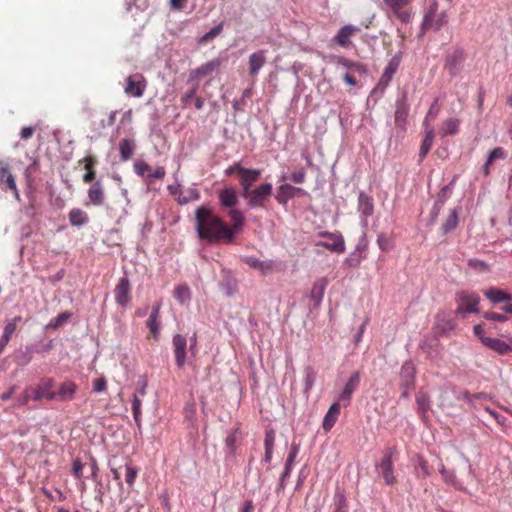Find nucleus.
Returning a JSON list of instances; mask_svg holds the SVG:
<instances>
[{"mask_svg":"<svg viewBox=\"0 0 512 512\" xmlns=\"http://www.w3.org/2000/svg\"><path fill=\"white\" fill-rule=\"evenodd\" d=\"M72 314L68 311L60 313L56 318L52 319L49 324L48 328L57 329L61 327L64 323H66Z\"/></svg>","mask_w":512,"mask_h":512,"instance_id":"37998d69","label":"nucleus"},{"mask_svg":"<svg viewBox=\"0 0 512 512\" xmlns=\"http://www.w3.org/2000/svg\"><path fill=\"white\" fill-rule=\"evenodd\" d=\"M459 125H460V121L458 119L449 118V119L443 121V123L439 129V134L442 137H446L449 135H455L459 131Z\"/></svg>","mask_w":512,"mask_h":512,"instance_id":"2f4dec72","label":"nucleus"},{"mask_svg":"<svg viewBox=\"0 0 512 512\" xmlns=\"http://www.w3.org/2000/svg\"><path fill=\"white\" fill-rule=\"evenodd\" d=\"M87 196L90 204L101 206L105 200V192L102 183L100 181L93 182L88 189Z\"/></svg>","mask_w":512,"mask_h":512,"instance_id":"a211bd4d","label":"nucleus"},{"mask_svg":"<svg viewBox=\"0 0 512 512\" xmlns=\"http://www.w3.org/2000/svg\"><path fill=\"white\" fill-rule=\"evenodd\" d=\"M133 169L134 172L145 179L148 184L152 182V179L162 180L166 175V171L163 166L152 167L143 160L135 161Z\"/></svg>","mask_w":512,"mask_h":512,"instance_id":"0eeeda50","label":"nucleus"},{"mask_svg":"<svg viewBox=\"0 0 512 512\" xmlns=\"http://www.w3.org/2000/svg\"><path fill=\"white\" fill-rule=\"evenodd\" d=\"M361 375L359 371H355L352 373L348 381L346 382L343 390L338 396V402H342L344 407L348 406L351 402L352 395L354 391L358 388L360 384Z\"/></svg>","mask_w":512,"mask_h":512,"instance_id":"9b49d317","label":"nucleus"},{"mask_svg":"<svg viewBox=\"0 0 512 512\" xmlns=\"http://www.w3.org/2000/svg\"><path fill=\"white\" fill-rule=\"evenodd\" d=\"M484 295L487 299H489L492 303L498 304L502 302H509L512 300L511 294L505 292L504 290L491 287L485 290Z\"/></svg>","mask_w":512,"mask_h":512,"instance_id":"b1692460","label":"nucleus"},{"mask_svg":"<svg viewBox=\"0 0 512 512\" xmlns=\"http://www.w3.org/2000/svg\"><path fill=\"white\" fill-rule=\"evenodd\" d=\"M440 473L442 475L443 480L446 483L459 488L457 486L456 476H455V473L453 471H450V470L446 469L444 465H441Z\"/></svg>","mask_w":512,"mask_h":512,"instance_id":"603ef678","label":"nucleus"},{"mask_svg":"<svg viewBox=\"0 0 512 512\" xmlns=\"http://www.w3.org/2000/svg\"><path fill=\"white\" fill-rule=\"evenodd\" d=\"M315 374L314 371L309 368L307 369L306 377H305V387L307 390H310L314 384Z\"/></svg>","mask_w":512,"mask_h":512,"instance_id":"69168bd1","label":"nucleus"},{"mask_svg":"<svg viewBox=\"0 0 512 512\" xmlns=\"http://www.w3.org/2000/svg\"><path fill=\"white\" fill-rule=\"evenodd\" d=\"M328 285V279L325 277L317 279L311 289V299L315 305H319L324 297L326 287Z\"/></svg>","mask_w":512,"mask_h":512,"instance_id":"5701e85b","label":"nucleus"},{"mask_svg":"<svg viewBox=\"0 0 512 512\" xmlns=\"http://www.w3.org/2000/svg\"><path fill=\"white\" fill-rule=\"evenodd\" d=\"M301 191L300 188H296L290 184H282L278 188L276 200L278 203L285 205L291 198L295 196V192Z\"/></svg>","mask_w":512,"mask_h":512,"instance_id":"c85d7f7f","label":"nucleus"},{"mask_svg":"<svg viewBox=\"0 0 512 512\" xmlns=\"http://www.w3.org/2000/svg\"><path fill=\"white\" fill-rule=\"evenodd\" d=\"M219 201L222 207L232 208L238 202L236 191L233 188H224L219 192Z\"/></svg>","mask_w":512,"mask_h":512,"instance_id":"bb28decb","label":"nucleus"},{"mask_svg":"<svg viewBox=\"0 0 512 512\" xmlns=\"http://www.w3.org/2000/svg\"><path fill=\"white\" fill-rule=\"evenodd\" d=\"M84 464L80 459H75L72 463V474L81 481V490L85 489V483L82 481Z\"/></svg>","mask_w":512,"mask_h":512,"instance_id":"c03bdc74","label":"nucleus"},{"mask_svg":"<svg viewBox=\"0 0 512 512\" xmlns=\"http://www.w3.org/2000/svg\"><path fill=\"white\" fill-rule=\"evenodd\" d=\"M439 111H440V107L438 105V99H436L432 105L430 106L428 112H427V115L425 117V120H424V126L425 128H429V127H432L430 124H429V120H434L437 115L439 114Z\"/></svg>","mask_w":512,"mask_h":512,"instance_id":"a18cd8bd","label":"nucleus"},{"mask_svg":"<svg viewBox=\"0 0 512 512\" xmlns=\"http://www.w3.org/2000/svg\"><path fill=\"white\" fill-rule=\"evenodd\" d=\"M262 171L255 168H245L239 162H235L225 170V175H237L240 195L243 196L254 188V184L261 178Z\"/></svg>","mask_w":512,"mask_h":512,"instance_id":"f03ea898","label":"nucleus"},{"mask_svg":"<svg viewBox=\"0 0 512 512\" xmlns=\"http://www.w3.org/2000/svg\"><path fill=\"white\" fill-rule=\"evenodd\" d=\"M147 326L150 329L152 336L156 339L160 331V320L159 318L149 317Z\"/></svg>","mask_w":512,"mask_h":512,"instance_id":"6e6d98bb","label":"nucleus"},{"mask_svg":"<svg viewBox=\"0 0 512 512\" xmlns=\"http://www.w3.org/2000/svg\"><path fill=\"white\" fill-rule=\"evenodd\" d=\"M30 400H31V394H29V391L27 388L17 399L19 406L26 405Z\"/></svg>","mask_w":512,"mask_h":512,"instance_id":"338daca9","label":"nucleus"},{"mask_svg":"<svg viewBox=\"0 0 512 512\" xmlns=\"http://www.w3.org/2000/svg\"><path fill=\"white\" fill-rule=\"evenodd\" d=\"M136 148L135 141L132 139H122L119 143V152H120V159L121 161L125 162L128 161Z\"/></svg>","mask_w":512,"mask_h":512,"instance_id":"7c9ffc66","label":"nucleus"},{"mask_svg":"<svg viewBox=\"0 0 512 512\" xmlns=\"http://www.w3.org/2000/svg\"><path fill=\"white\" fill-rule=\"evenodd\" d=\"M305 176H306L305 170L302 168L300 170L294 171L291 174V180L294 183L301 184L305 181Z\"/></svg>","mask_w":512,"mask_h":512,"instance_id":"e2e57ef3","label":"nucleus"},{"mask_svg":"<svg viewBox=\"0 0 512 512\" xmlns=\"http://www.w3.org/2000/svg\"><path fill=\"white\" fill-rule=\"evenodd\" d=\"M357 31H359L357 27L346 25L339 30L337 35L334 37V41L341 47H347L350 44L349 38Z\"/></svg>","mask_w":512,"mask_h":512,"instance_id":"a878e982","label":"nucleus"},{"mask_svg":"<svg viewBox=\"0 0 512 512\" xmlns=\"http://www.w3.org/2000/svg\"><path fill=\"white\" fill-rule=\"evenodd\" d=\"M484 318L491 321H497V322H506L508 320V317L505 314H500L496 312H485Z\"/></svg>","mask_w":512,"mask_h":512,"instance_id":"13d9d810","label":"nucleus"},{"mask_svg":"<svg viewBox=\"0 0 512 512\" xmlns=\"http://www.w3.org/2000/svg\"><path fill=\"white\" fill-rule=\"evenodd\" d=\"M334 512H347V505L344 496L341 495L339 497V501Z\"/></svg>","mask_w":512,"mask_h":512,"instance_id":"774afa93","label":"nucleus"},{"mask_svg":"<svg viewBox=\"0 0 512 512\" xmlns=\"http://www.w3.org/2000/svg\"><path fill=\"white\" fill-rule=\"evenodd\" d=\"M199 88V83L196 82L193 84V86L187 90L182 96H181V102L184 106H188L190 101L195 97L197 90Z\"/></svg>","mask_w":512,"mask_h":512,"instance_id":"864d4df0","label":"nucleus"},{"mask_svg":"<svg viewBox=\"0 0 512 512\" xmlns=\"http://www.w3.org/2000/svg\"><path fill=\"white\" fill-rule=\"evenodd\" d=\"M457 223H458L457 214L455 211H452V213L449 215V217L447 218V220L445 221V223L442 226L444 233H448L449 231L455 229L457 226Z\"/></svg>","mask_w":512,"mask_h":512,"instance_id":"5fc2aeb1","label":"nucleus"},{"mask_svg":"<svg viewBox=\"0 0 512 512\" xmlns=\"http://www.w3.org/2000/svg\"><path fill=\"white\" fill-rule=\"evenodd\" d=\"M141 406H142L141 398L137 394H134L133 399H132V412H133V417L137 423L139 422L140 416L142 413Z\"/></svg>","mask_w":512,"mask_h":512,"instance_id":"3c124183","label":"nucleus"},{"mask_svg":"<svg viewBox=\"0 0 512 512\" xmlns=\"http://www.w3.org/2000/svg\"><path fill=\"white\" fill-rule=\"evenodd\" d=\"M131 286L128 278L122 277L119 279L115 289V301L121 307H126L131 300Z\"/></svg>","mask_w":512,"mask_h":512,"instance_id":"ddd939ff","label":"nucleus"},{"mask_svg":"<svg viewBox=\"0 0 512 512\" xmlns=\"http://www.w3.org/2000/svg\"><path fill=\"white\" fill-rule=\"evenodd\" d=\"M125 470H126L125 481L130 487H132L135 483L137 476H138L139 469L135 466L126 464Z\"/></svg>","mask_w":512,"mask_h":512,"instance_id":"49530a36","label":"nucleus"},{"mask_svg":"<svg viewBox=\"0 0 512 512\" xmlns=\"http://www.w3.org/2000/svg\"><path fill=\"white\" fill-rule=\"evenodd\" d=\"M321 235L327 238L328 241H319L317 246H321L336 253H343L345 251V242L342 235L330 232H324Z\"/></svg>","mask_w":512,"mask_h":512,"instance_id":"4468645a","label":"nucleus"},{"mask_svg":"<svg viewBox=\"0 0 512 512\" xmlns=\"http://www.w3.org/2000/svg\"><path fill=\"white\" fill-rule=\"evenodd\" d=\"M483 345L499 355H507L512 351V348L505 341L489 337L488 339H483Z\"/></svg>","mask_w":512,"mask_h":512,"instance_id":"6ab92c4d","label":"nucleus"},{"mask_svg":"<svg viewBox=\"0 0 512 512\" xmlns=\"http://www.w3.org/2000/svg\"><path fill=\"white\" fill-rule=\"evenodd\" d=\"M361 261H362V257L360 255V253L355 251V252L351 253L349 257L346 258L345 263L349 267L356 268L360 265Z\"/></svg>","mask_w":512,"mask_h":512,"instance_id":"4d7b16f0","label":"nucleus"},{"mask_svg":"<svg viewBox=\"0 0 512 512\" xmlns=\"http://www.w3.org/2000/svg\"><path fill=\"white\" fill-rule=\"evenodd\" d=\"M266 62V56L264 50H259L254 52L249 57V74L255 76L258 74L260 69L264 66Z\"/></svg>","mask_w":512,"mask_h":512,"instance_id":"412c9836","label":"nucleus"},{"mask_svg":"<svg viewBox=\"0 0 512 512\" xmlns=\"http://www.w3.org/2000/svg\"><path fill=\"white\" fill-rule=\"evenodd\" d=\"M425 129H426V135H425L424 140L421 143L420 151H419L420 160H423L426 157V155L428 154V152L430 151L433 141H434V137H435V132H434L433 127H429V128H425Z\"/></svg>","mask_w":512,"mask_h":512,"instance_id":"72a5a7b5","label":"nucleus"},{"mask_svg":"<svg viewBox=\"0 0 512 512\" xmlns=\"http://www.w3.org/2000/svg\"><path fill=\"white\" fill-rule=\"evenodd\" d=\"M173 347L178 367H182L186 361V338L180 334H176L173 337Z\"/></svg>","mask_w":512,"mask_h":512,"instance_id":"2eb2a0df","label":"nucleus"},{"mask_svg":"<svg viewBox=\"0 0 512 512\" xmlns=\"http://www.w3.org/2000/svg\"><path fill=\"white\" fill-rule=\"evenodd\" d=\"M437 9L438 4L433 3L425 14L423 23L421 25V35L430 29L438 31L447 23L448 19L446 12H442L439 15H436Z\"/></svg>","mask_w":512,"mask_h":512,"instance_id":"423d86ee","label":"nucleus"},{"mask_svg":"<svg viewBox=\"0 0 512 512\" xmlns=\"http://www.w3.org/2000/svg\"><path fill=\"white\" fill-rule=\"evenodd\" d=\"M409 113V106L405 100L397 102L395 110V124L402 130L406 129L407 117Z\"/></svg>","mask_w":512,"mask_h":512,"instance_id":"4be33fe9","label":"nucleus"},{"mask_svg":"<svg viewBox=\"0 0 512 512\" xmlns=\"http://www.w3.org/2000/svg\"><path fill=\"white\" fill-rule=\"evenodd\" d=\"M275 443V434L273 431H268L265 434L264 445L265 450H273Z\"/></svg>","mask_w":512,"mask_h":512,"instance_id":"052dcab7","label":"nucleus"},{"mask_svg":"<svg viewBox=\"0 0 512 512\" xmlns=\"http://www.w3.org/2000/svg\"><path fill=\"white\" fill-rule=\"evenodd\" d=\"M273 193V186L271 183H262L249 192L245 193L242 198L246 200L249 208H266Z\"/></svg>","mask_w":512,"mask_h":512,"instance_id":"7ed1b4c3","label":"nucleus"},{"mask_svg":"<svg viewBox=\"0 0 512 512\" xmlns=\"http://www.w3.org/2000/svg\"><path fill=\"white\" fill-rule=\"evenodd\" d=\"M377 244H378L379 248L385 252L391 250L394 247L393 240L385 234H380L378 236Z\"/></svg>","mask_w":512,"mask_h":512,"instance_id":"de8ad7c7","label":"nucleus"},{"mask_svg":"<svg viewBox=\"0 0 512 512\" xmlns=\"http://www.w3.org/2000/svg\"><path fill=\"white\" fill-rule=\"evenodd\" d=\"M396 454L397 450L394 447L385 449L381 461L376 465L377 473L382 477L384 483L389 486L397 483L394 474V457Z\"/></svg>","mask_w":512,"mask_h":512,"instance_id":"20e7f679","label":"nucleus"},{"mask_svg":"<svg viewBox=\"0 0 512 512\" xmlns=\"http://www.w3.org/2000/svg\"><path fill=\"white\" fill-rule=\"evenodd\" d=\"M169 189L173 195H177V202L180 205H185L189 202L196 201L200 197L198 190L195 188H189L186 191H180L179 193L177 189L173 190L171 186Z\"/></svg>","mask_w":512,"mask_h":512,"instance_id":"393cba45","label":"nucleus"},{"mask_svg":"<svg viewBox=\"0 0 512 512\" xmlns=\"http://www.w3.org/2000/svg\"><path fill=\"white\" fill-rule=\"evenodd\" d=\"M54 388L55 381L52 378H42L37 384V390L39 391L42 398L50 401L54 400L55 398Z\"/></svg>","mask_w":512,"mask_h":512,"instance_id":"aec40b11","label":"nucleus"},{"mask_svg":"<svg viewBox=\"0 0 512 512\" xmlns=\"http://www.w3.org/2000/svg\"><path fill=\"white\" fill-rule=\"evenodd\" d=\"M401 377L407 389L413 387L415 377L414 367L409 363H405L401 368Z\"/></svg>","mask_w":512,"mask_h":512,"instance_id":"c9c22d12","label":"nucleus"},{"mask_svg":"<svg viewBox=\"0 0 512 512\" xmlns=\"http://www.w3.org/2000/svg\"><path fill=\"white\" fill-rule=\"evenodd\" d=\"M395 71H396V68L393 67L392 64H389L385 68L384 73L382 74V76L379 80L378 86L386 87L388 85V83L391 81L392 76L395 73Z\"/></svg>","mask_w":512,"mask_h":512,"instance_id":"09e8293b","label":"nucleus"},{"mask_svg":"<svg viewBox=\"0 0 512 512\" xmlns=\"http://www.w3.org/2000/svg\"><path fill=\"white\" fill-rule=\"evenodd\" d=\"M468 266L477 273H487L490 271V266L488 263L476 258L469 259Z\"/></svg>","mask_w":512,"mask_h":512,"instance_id":"79ce46f5","label":"nucleus"},{"mask_svg":"<svg viewBox=\"0 0 512 512\" xmlns=\"http://www.w3.org/2000/svg\"><path fill=\"white\" fill-rule=\"evenodd\" d=\"M222 31V24H219L217 26H215L214 28H212L208 33H206L204 36H203V41H209V40H212L213 38H215L217 35H219Z\"/></svg>","mask_w":512,"mask_h":512,"instance_id":"680f3d73","label":"nucleus"},{"mask_svg":"<svg viewBox=\"0 0 512 512\" xmlns=\"http://www.w3.org/2000/svg\"><path fill=\"white\" fill-rule=\"evenodd\" d=\"M79 163L84 164L86 173L83 175V182L92 183L96 178L95 167L98 164V159L94 155H87L83 159L79 160Z\"/></svg>","mask_w":512,"mask_h":512,"instance_id":"f3484780","label":"nucleus"},{"mask_svg":"<svg viewBox=\"0 0 512 512\" xmlns=\"http://www.w3.org/2000/svg\"><path fill=\"white\" fill-rule=\"evenodd\" d=\"M457 308L455 313L464 317L467 313H478L480 297L478 294L468 291H459L456 293Z\"/></svg>","mask_w":512,"mask_h":512,"instance_id":"39448f33","label":"nucleus"},{"mask_svg":"<svg viewBox=\"0 0 512 512\" xmlns=\"http://www.w3.org/2000/svg\"><path fill=\"white\" fill-rule=\"evenodd\" d=\"M196 231L200 239L209 243L233 241V231L219 216L205 206H200L195 212Z\"/></svg>","mask_w":512,"mask_h":512,"instance_id":"f257e3e1","label":"nucleus"},{"mask_svg":"<svg viewBox=\"0 0 512 512\" xmlns=\"http://www.w3.org/2000/svg\"><path fill=\"white\" fill-rule=\"evenodd\" d=\"M69 221L72 226H83L88 223L89 217L85 211L80 208H73L69 212Z\"/></svg>","mask_w":512,"mask_h":512,"instance_id":"473e14b6","label":"nucleus"},{"mask_svg":"<svg viewBox=\"0 0 512 512\" xmlns=\"http://www.w3.org/2000/svg\"><path fill=\"white\" fill-rule=\"evenodd\" d=\"M221 65V60L215 58L208 61L189 73V82H198L201 78L213 74Z\"/></svg>","mask_w":512,"mask_h":512,"instance_id":"f8f14e48","label":"nucleus"},{"mask_svg":"<svg viewBox=\"0 0 512 512\" xmlns=\"http://www.w3.org/2000/svg\"><path fill=\"white\" fill-rule=\"evenodd\" d=\"M21 320L22 318L20 316H16L7 321L4 327L3 335L1 336L4 339V341H10L11 336L13 335L17 328V323L20 322Z\"/></svg>","mask_w":512,"mask_h":512,"instance_id":"a19ab883","label":"nucleus"},{"mask_svg":"<svg viewBox=\"0 0 512 512\" xmlns=\"http://www.w3.org/2000/svg\"><path fill=\"white\" fill-rule=\"evenodd\" d=\"M241 437V432L239 430V428H235L233 430H231L226 439H225V446L227 448V450L229 451V453H234L235 450H236V443L239 441Z\"/></svg>","mask_w":512,"mask_h":512,"instance_id":"4c0bfd02","label":"nucleus"},{"mask_svg":"<svg viewBox=\"0 0 512 512\" xmlns=\"http://www.w3.org/2000/svg\"><path fill=\"white\" fill-rule=\"evenodd\" d=\"M339 414H340V403L335 402L330 406L328 412L326 413V415L324 417L322 427L325 431H330V429L336 423Z\"/></svg>","mask_w":512,"mask_h":512,"instance_id":"cd10ccee","label":"nucleus"},{"mask_svg":"<svg viewBox=\"0 0 512 512\" xmlns=\"http://www.w3.org/2000/svg\"><path fill=\"white\" fill-rule=\"evenodd\" d=\"M507 156L505 150L501 147L494 148L487 159V162L484 166V172L485 174H489V166L495 161L496 159H505Z\"/></svg>","mask_w":512,"mask_h":512,"instance_id":"58836bf2","label":"nucleus"},{"mask_svg":"<svg viewBox=\"0 0 512 512\" xmlns=\"http://www.w3.org/2000/svg\"><path fill=\"white\" fill-rule=\"evenodd\" d=\"M298 453H299V445L293 443L291 445L290 452H289L287 460H286V464L293 466Z\"/></svg>","mask_w":512,"mask_h":512,"instance_id":"bf43d9fd","label":"nucleus"},{"mask_svg":"<svg viewBox=\"0 0 512 512\" xmlns=\"http://www.w3.org/2000/svg\"><path fill=\"white\" fill-rule=\"evenodd\" d=\"M107 388V383L104 378H98L93 382V391L95 392H103Z\"/></svg>","mask_w":512,"mask_h":512,"instance_id":"0e129e2a","label":"nucleus"},{"mask_svg":"<svg viewBox=\"0 0 512 512\" xmlns=\"http://www.w3.org/2000/svg\"><path fill=\"white\" fill-rule=\"evenodd\" d=\"M246 263L250 267L255 268V269H259V270H261L264 273H267V272L271 271L272 268H273V262L272 261H268V262L260 261V260H258L256 258H253V257L247 258Z\"/></svg>","mask_w":512,"mask_h":512,"instance_id":"ea45409f","label":"nucleus"},{"mask_svg":"<svg viewBox=\"0 0 512 512\" xmlns=\"http://www.w3.org/2000/svg\"><path fill=\"white\" fill-rule=\"evenodd\" d=\"M358 205L359 210L365 215V216H371L373 214V199L365 194L364 192H361L358 197Z\"/></svg>","mask_w":512,"mask_h":512,"instance_id":"f704fd0d","label":"nucleus"},{"mask_svg":"<svg viewBox=\"0 0 512 512\" xmlns=\"http://www.w3.org/2000/svg\"><path fill=\"white\" fill-rule=\"evenodd\" d=\"M228 215L230 217L231 225L229 226L230 229L233 231V239L235 238V234L240 231L244 225L245 217L243 213L238 209H231L228 212Z\"/></svg>","mask_w":512,"mask_h":512,"instance_id":"c756f323","label":"nucleus"},{"mask_svg":"<svg viewBox=\"0 0 512 512\" xmlns=\"http://www.w3.org/2000/svg\"><path fill=\"white\" fill-rule=\"evenodd\" d=\"M461 61V56L458 54L450 55L446 58L445 68L449 70L451 74L456 73L457 65Z\"/></svg>","mask_w":512,"mask_h":512,"instance_id":"8fccbe9b","label":"nucleus"},{"mask_svg":"<svg viewBox=\"0 0 512 512\" xmlns=\"http://www.w3.org/2000/svg\"><path fill=\"white\" fill-rule=\"evenodd\" d=\"M393 15L403 23L410 21L412 13L409 7L410 0H383Z\"/></svg>","mask_w":512,"mask_h":512,"instance_id":"6e6552de","label":"nucleus"},{"mask_svg":"<svg viewBox=\"0 0 512 512\" xmlns=\"http://www.w3.org/2000/svg\"><path fill=\"white\" fill-rule=\"evenodd\" d=\"M0 186L4 192H12L14 198L20 201L19 190L16 185L15 176L10 171L7 165L0 167Z\"/></svg>","mask_w":512,"mask_h":512,"instance_id":"9d476101","label":"nucleus"},{"mask_svg":"<svg viewBox=\"0 0 512 512\" xmlns=\"http://www.w3.org/2000/svg\"><path fill=\"white\" fill-rule=\"evenodd\" d=\"M174 297L181 304L188 302L191 299L190 288L186 284L176 286L174 289Z\"/></svg>","mask_w":512,"mask_h":512,"instance_id":"e433bc0d","label":"nucleus"},{"mask_svg":"<svg viewBox=\"0 0 512 512\" xmlns=\"http://www.w3.org/2000/svg\"><path fill=\"white\" fill-rule=\"evenodd\" d=\"M146 87L147 81L145 77L140 73H136L126 78L124 91L127 95L140 98L144 95Z\"/></svg>","mask_w":512,"mask_h":512,"instance_id":"1a4fd4ad","label":"nucleus"},{"mask_svg":"<svg viewBox=\"0 0 512 512\" xmlns=\"http://www.w3.org/2000/svg\"><path fill=\"white\" fill-rule=\"evenodd\" d=\"M77 390V385L72 381H65L61 383L57 389L54 391L55 398L57 401H70L74 398V395Z\"/></svg>","mask_w":512,"mask_h":512,"instance_id":"dca6fc26","label":"nucleus"}]
</instances>
